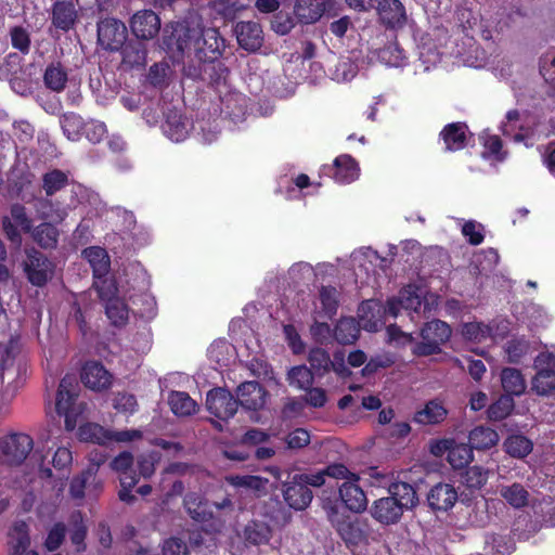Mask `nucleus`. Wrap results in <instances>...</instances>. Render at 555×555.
<instances>
[{
  "instance_id": "obj_1",
  "label": "nucleus",
  "mask_w": 555,
  "mask_h": 555,
  "mask_svg": "<svg viewBox=\"0 0 555 555\" xmlns=\"http://www.w3.org/2000/svg\"><path fill=\"white\" fill-rule=\"evenodd\" d=\"M328 521L347 547L369 545L377 542L380 533L364 517H352L331 507L327 513Z\"/></svg>"
},
{
  "instance_id": "obj_2",
  "label": "nucleus",
  "mask_w": 555,
  "mask_h": 555,
  "mask_svg": "<svg viewBox=\"0 0 555 555\" xmlns=\"http://www.w3.org/2000/svg\"><path fill=\"white\" fill-rule=\"evenodd\" d=\"M377 308V312H380V305L375 301H365L362 302L359 308V317L361 323H358L353 318H343L338 321L334 330L335 339L341 345L353 344L360 333V327L364 328L367 332H377L382 326V321L379 319L372 320L366 313L375 310Z\"/></svg>"
},
{
  "instance_id": "obj_3",
  "label": "nucleus",
  "mask_w": 555,
  "mask_h": 555,
  "mask_svg": "<svg viewBox=\"0 0 555 555\" xmlns=\"http://www.w3.org/2000/svg\"><path fill=\"white\" fill-rule=\"evenodd\" d=\"M451 328L441 320H433L421 328V341L412 347V353L416 357H428L441 351V346L449 340Z\"/></svg>"
},
{
  "instance_id": "obj_4",
  "label": "nucleus",
  "mask_w": 555,
  "mask_h": 555,
  "mask_svg": "<svg viewBox=\"0 0 555 555\" xmlns=\"http://www.w3.org/2000/svg\"><path fill=\"white\" fill-rule=\"evenodd\" d=\"M199 35L198 25L191 26L186 22L177 23L172 26L171 34L165 39V44L171 52H178L182 56H188L190 61H195Z\"/></svg>"
},
{
  "instance_id": "obj_5",
  "label": "nucleus",
  "mask_w": 555,
  "mask_h": 555,
  "mask_svg": "<svg viewBox=\"0 0 555 555\" xmlns=\"http://www.w3.org/2000/svg\"><path fill=\"white\" fill-rule=\"evenodd\" d=\"M186 77L194 80L208 81L211 85H219L225 81L229 69L217 59L192 60L183 67Z\"/></svg>"
},
{
  "instance_id": "obj_6",
  "label": "nucleus",
  "mask_w": 555,
  "mask_h": 555,
  "mask_svg": "<svg viewBox=\"0 0 555 555\" xmlns=\"http://www.w3.org/2000/svg\"><path fill=\"white\" fill-rule=\"evenodd\" d=\"M98 43L108 52H117L128 38V29L124 22L115 17L100 20L96 25Z\"/></svg>"
},
{
  "instance_id": "obj_7",
  "label": "nucleus",
  "mask_w": 555,
  "mask_h": 555,
  "mask_svg": "<svg viewBox=\"0 0 555 555\" xmlns=\"http://www.w3.org/2000/svg\"><path fill=\"white\" fill-rule=\"evenodd\" d=\"M535 375L531 382V389L539 396H548L555 391V356L551 352H541L534 359Z\"/></svg>"
},
{
  "instance_id": "obj_8",
  "label": "nucleus",
  "mask_w": 555,
  "mask_h": 555,
  "mask_svg": "<svg viewBox=\"0 0 555 555\" xmlns=\"http://www.w3.org/2000/svg\"><path fill=\"white\" fill-rule=\"evenodd\" d=\"M34 441L27 434H12L0 441L1 460L10 465L23 463L33 450Z\"/></svg>"
},
{
  "instance_id": "obj_9",
  "label": "nucleus",
  "mask_w": 555,
  "mask_h": 555,
  "mask_svg": "<svg viewBox=\"0 0 555 555\" xmlns=\"http://www.w3.org/2000/svg\"><path fill=\"white\" fill-rule=\"evenodd\" d=\"M78 383L74 375H65L59 385L55 409L59 415L65 416V426L67 430L75 428V413L72 409L77 398Z\"/></svg>"
},
{
  "instance_id": "obj_10",
  "label": "nucleus",
  "mask_w": 555,
  "mask_h": 555,
  "mask_svg": "<svg viewBox=\"0 0 555 555\" xmlns=\"http://www.w3.org/2000/svg\"><path fill=\"white\" fill-rule=\"evenodd\" d=\"M53 270V263L41 251L35 248L26 250L24 271L33 285L43 286L52 278Z\"/></svg>"
},
{
  "instance_id": "obj_11",
  "label": "nucleus",
  "mask_w": 555,
  "mask_h": 555,
  "mask_svg": "<svg viewBox=\"0 0 555 555\" xmlns=\"http://www.w3.org/2000/svg\"><path fill=\"white\" fill-rule=\"evenodd\" d=\"M207 410L221 421L232 418L237 411V401L224 388H214L206 396Z\"/></svg>"
},
{
  "instance_id": "obj_12",
  "label": "nucleus",
  "mask_w": 555,
  "mask_h": 555,
  "mask_svg": "<svg viewBox=\"0 0 555 555\" xmlns=\"http://www.w3.org/2000/svg\"><path fill=\"white\" fill-rule=\"evenodd\" d=\"M281 491L286 504L295 511L306 509L313 499L312 491L298 480L297 475L288 476V479L282 482Z\"/></svg>"
},
{
  "instance_id": "obj_13",
  "label": "nucleus",
  "mask_w": 555,
  "mask_h": 555,
  "mask_svg": "<svg viewBox=\"0 0 555 555\" xmlns=\"http://www.w3.org/2000/svg\"><path fill=\"white\" fill-rule=\"evenodd\" d=\"M422 297L423 295L417 287L409 285L402 288L397 297L387 300L384 312L395 318L400 313L401 309L418 314L422 309Z\"/></svg>"
},
{
  "instance_id": "obj_14",
  "label": "nucleus",
  "mask_w": 555,
  "mask_h": 555,
  "mask_svg": "<svg viewBox=\"0 0 555 555\" xmlns=\"http://www.w3.org/2000/svg\"><path fill=\"white\" fill-rule=\"evenodd\" d=\"M131 33L140 40H151L160 29V18L152 10L138 11L130 20Z\"/></svg>"
},
{
  "instance_id": "obj_15",
  "label": "nucleus",
  "mask_w": 555,
  "mask_h": 555,
  "mask_svg": "<svg viewBox=\"0 0 555 555\" xmlns=\"http://www.w3.org/2000/svg\"><path fill=\"white\" fill-rule=\"evenodd\" d=\"M404 508L390 495L375 500L371 507V516L384 526L395 525L400 521Z\"/></svg>"
},
{
  "instance_id": "obj_16",
  "label": "nucleus",
  "mask_w": 555,
  "mask_h": 555,
  "mask_svg": "<svg viewBox=\"0 0 555 555\" xmlns=\"http://www.w3.org/2000/svg\"><path fill=\"white\" fill-rule=\"evenodd\" d=\"M334 5L333 0H297L294 13L300 23L308 25L318 22Z\"/></svg>"
},
{
  "instance_id": "obj_17",
  "label": "nucleus",
  "mask_w": 555,
  "mask_h": 555,
  "mask_svg": "<svg viewBox=\"0 0 555 555\" xmlns=\"http://www.w3.org/2000/svg\"><path fill=\"white\" fill-rule=\"evenodd\" d=\"M237 42L246 51L255 52L262 47L263 31L259 23L240 22L234 28Z\"/></svg>"
},
{
  "instance_id": "obj_18",
  "label": "nucleus",
  "mask_w": 555,
  "mask_h": 555,
  "mask_svg": "<svg viewBox=\"0 0 555 555\" xmlns=\"http://www.w3.org/2000/svg\"><path fill=\"white\" fill-rule=\"evenodd\" d=\"M81 380L86 387L102 391L112 386L113 375L100 362L90 361L82 367Z\"/></svg>"
},
{
  "instance_id": "obj_19",
  "label": "nucleus",
  "mask_w": 555,
  "mask_h": 555,
  "mask_svg": "<svg viewBox=\"0 0 555 555\" xmlns=\"http://www.w3.org/2000/svg\"><path fill=\"white\" fill-rule=\"evenodd\" d=\"M459 499L457 491L450 483L439 482L427 494L428 505L434 511L448 512Z\"/></svg>"
},
{
  "instance_id": "obj_20",
  "label": "nucleus",
  "mask_w": 555,
  "mask_h": 555,
  "mask_svg": "<svg viewBox=\"0 0 555 555\" xmlns=\"http://www.w3.org/2000/svg\"><path fill=\"white\" fill-rule=\"evenodd\" d=\"M119 51L121 53L120 67L122 69H140L145 66L147 49L142 41H126Z\"/></svg>"
},
{
  "instance_id": "obj_21",
  "label": "nucleus",
  "mask_w": 555,
  "mask_h": 555,
  "mask_svg": "<svg viewBox=\"0 0 555 555\" xmlns=\"http://www.w3.org/2000/svg\"><path fill=\"white\" fill-rule=\"evenodd\" d=\"M266 390L258 382H245L237 388V405L246 410L257 411L266 403Z\"/></svg>"
},
{
  "instance_id": "obj_22",
  "label": "nucleus",
  "mask_w": 555,
  "mask_h": 555,
  "mask_svg": "<svg viewBox=\"0 0 555 555\" xmlns=\"http://www.w3.org/2000/svg\"><path fill=\"white\" fill-rule=\"evenodd\" d=\"M198 41L195 60L218 59L224 48V40L219 36L216 28H201Z\"/></svg>"
},
{
  "instance_id": "obj_23",
  "label": "nucleus",
  "mask_w": 555,
  "mask_h": 555,
  "mask_svg": "<svg viewBox=\"0 0 555 555\" xmlns=\"http://www.w3.org/2000/svg\"><path fill=\"white\" fill-rule=\"evenodd\" d=\"M339 496L350 512L362 513L367 507L366 494L353 479L340 485Z\"/></svg>"
},
{
  "instance_id": "obj_24",
  "label": "nucleus",
  "mask_w": 555,
  "mask_h": 555,
  "mask_svg": "<svg viewBox=\"0 0 555 555\" xmlns=\"http://www.w3.org/2000/svg\"><path fill=\"white\" fill-rule=\"evenodd\" d=\"M380 22L389 28H402L406 24V12L399 0H382L378 5Z\"/></svg>"
},
{
  "instance_id": "obj_25",
  "label": "nucleus",
  "mask_w": 555,
  "mask_h": 555,
  "mask_svg": "<svg viewBox=\"0 0 555 555\" xmlns=\"http://www.w3.org/2000/svg\"><path fill=\"white\" fill-rule=\"evenodd\" d=\"M52 196H37L34 198L33 207L37 217L41 220H49L61 223L67 217V211L60 202L53 201Z\"/></svg>"
},
{
  "instance_id": "obj_26",
  "label": "nucleus",
  "mask_w": 555,
  "mask_h": 555,
  "mask_svg": "<svg viewBox=\"0 0 555 555\" xmlns=\"http://www.w3.org/2000/svg\"><path fill=\"white\" fill-rule=\"evenodd\" d=\"M78 12L73 0L56 1L52 8V24L61 30H69L76 23Z\"/></svg>"
},
{
  "instance_id": "obj_27",
  "label": "nucleus",
  "mask_w": 555,
  "mask_h": 555,
  "mask_svg": "<svg viewBox=\"0 0 555 555\" xmlns=\"http://www.w3.org/2000/svg\"><path fill=\"white\" fill-rule=\"evenodd\" d=\"M183 506L189 516L197 522H207L214 518L209 502L196 492L185 494Z\"/></svg>"
},
{
  "instance_id": "obj_28",
  "label": "nucleus",
  "mask_w": 555,
  "mask_h": 555,
  "mask_svg": "<svg viewBox=\"0 0 555 555\" xmlns=\"http://www.w3.org/2000/svg\"><path fill=\"white\" fill-rule=\"evenodd\" d=\"M447 416V408L440 400L434 399L415 412L413 421L420 425H436L443 422Z\"/></svg>"
},
{
  "instance_id": "obj_29",
  "label": "nucleus",
  "mask_w": 555,
  "mask_h": 555,
  "mask_svg": "<svg viewBox=\"0 0 555 555\" xmlns=\"http://www.w3.org/2000/svg\"><path fill=\"white\" fill-rule=\"evenodd\" d=\"M98 465H90L82 474L74 478L70 482L69 492L74 499H82L85 491H91V487L96 491L101 482L96 480Z\"/></svg>"
},
{
  "instance_id": "obj_30",
  "label": "nucleus",
  "mask_w": 555,
  "mask_h": 555,
  "mask_svg": "<svg viewBox=\"0 0 555 555\" xmlns=\"http://www.w3.org/2000/svg\"><path fill=\"white\" fill-rule=\"evenodd\" d=\"M163 131L171 141L181 142L188 137L189 122L178 111H169Z\"/></svg>"
},
{
  "instance_id": "obj_31",
  "label": "nucleus",
  "mask_w": 555,
  "mask_h": 555,
  "mask_svg": "<svg viewBox=\"0 0 555 555\" xmlns=\"http://www.w3.org/2000/svg\"><path fill=\"white\" fill-rule=\"evenodd\" d=\"M467 127L463 122H453L447 125L440 132L446 150L450 152L459 151L466 145Z\"/></svg>"
},
{
  "instance_id": "obj_32",
  "label": "nucleus",
  "mask_w": 555,
  "mask_h": 555,
  "mask_svg": "<svg viewBox=\"0 0 555 555\" xmlns=\"http://www.w3.org/2000/svg\"><path fill=\"white\" fill-rule=\"evenodd\" d=\"M82 255L90 263L94 278L101 279L108 273L111 261L104 248L91 246L86 248Z\"/></svg>"
},
{
  "instance_id": "obj_33",
  "label": "nucleus",
  "mask_w": 555,
  "mask_h": 555,
  "mask_svg": "<svg viewBox=\"0 0 555 555\" xmlns=\"http://www.w3.org/2000/svg\"><path fill=\"white\" fill-rule=\"evenodd\" d=\"M10 555H23L30 545L28 526L24 521L14 524L9 534Z\"/></svg>"
},
{
  "instance_id": "obj_34",
  "label": "nucleus",
  "mask_w": 555,
  "mask_h": 555,
  "mask_svg": "<svg viewBox=\"0 0 555 555\" xmlns=\"http://www.w3.org/2000/svg\"><path fill=\"white\" fill-rule=\"evenodd\" d=\"M501 384L508 396H521L527 388L524 375L515 367H504L501 371Z\"/></svg>"
},
{
  "instance_id": "obj_35",
  "label": "nucleus",
  "mask_w": 555,
  "mask_h": 555,
  "mask_svg": "<svg viewBox=\"0 0 555 555\" xmlns=\"http://www.w3.org/2000/svg\"><path fill=\"white\" fill-rule=\"evenodd\" d=\"M33 240L44 249H53L57 246L60 232L54 222H42L31 229Z\"/></svg>"
},
{
  "instance_id": "obj_36",
  "label": "nucleus",
  "mask_w": 555,
  "mask_h": 555,
  "mask_svg": "<svg viewBox=\"0 0 555 555\" xmlns=\"http://www.w3.org/2000/svg\"><path fill=\"white\" fill-rule=\"evenodd\" d=\"M388 492L404 511L414 508L418 503L417 493L410 483L393 482L389 486Z\"/></svg>"
},
{
  "instance_id": "obj_37",
  "label": "nucleus",
  "mask_w": 555,
  "mask_h": 555,
  "mask_svg": "<svg viewBox=\"0 0 555 555\" xmlns=\"http://www.w3.org/2000/svg\"><path fill=\"white\" fill-rule=\"evenodd\" d=\"M334 178L340 183H350L358 179L359 167L356 160L349 155H340L334 160Z\"/></svg>"
},
{
  "instance_id": "obj_38",
  "label": "nucleus",
  "mask_w": 555,
  "mask_h": 555,
  "mask_svg": "<svg viewBox=\"0 0 555 555\" xmlns=\"http://www.w3.org/2000/svg\"><path fill=\"white\" fill-rule=\"evenodd\" d=\"M468 442L472 450H486L499 442V435L490 427L478 426L470 430Z\"/></svg>"
},
{
  "instance_id": "obj_39",
  "label": "nucleus",
  "mask_w": 555,
  "mask_h": 555,
  "mask_svg": "<svg viewBox=\"0 0 555 555\" xmlns=\"http://www.w3.org/2000/svg\"><path fill=\"white\" fill-rule=\"evenodd\" d=\"M505 452L515 459H524L529 455L533 449L532 441L521 434L508 436L504 442Z\"/></svg>"
},
{
  "instance_id": "obj_40",
  "label": "nucleus",
  "mask_w": 555,
  "mask_h": 555,
  "mask_svg": "<svg viewBox=\"0 0 555 555\" xmlns=\"http://www.w3.org/2000/svg\"><path fill=\"white\" fill-rule=\"evenodd\" d=\"M225 481L234 488H244L254 491L258 495L266 493L268 479L254 475H230Z\"/></svg>"
},
{
  "instance_id": "obj_41",
  "label": "nucleus",
  "mask_w": 555,
  "mask_h": 555,
  "mask_svg": "<svg viewBox=\"0 0 555 555\" xmlns=\"http://www.w3.org/2000/svg\"><path fill=\"white\" fill-rule=\"evenodd\" d=\"M168 403L172 413L178 416H190L197 410V403L183 391H172L169 395Z\"/></svg>"
},
{
  "instance_id": "obj_42",
  "label": "nucleus",
  "mask_w": 555,
  "mask_h": 555,
  "mask_svg": "<svg viewBox=\"0 0 555 555\" xmlns=\"http://www.w3.org/2000/svg\"><path fill=\"white\" fill-rule=\"evenodd\" d=\"M68 175L60 169H52L42 175L41 189L47 196H53L68 185Z\"/></svg>"
},
{
  "instance_id": "obj_43",
  "label": "nucleus",
  "mask_w": 555,
  "mask_h": 555,
  "mask_svg": "<svg viewBox=\"0 0 555 555\" xmlns=\"http://www.w3.org/2000/svg\"><path fill=\"white\" fill-rule=\"evenodd\" d=\"M67 80V72L61 63H52L44 70V85L48 89L54 92L63 91L66 87Z\"/></svg>"
},
{
  "instance_id": "obj_44",
  "label": "nucleus",
  "mask_w": 555,
  "mask_h": 555,
  "mask_svg": "<svg viewBox=\"0 0 555 555\" xmlns=\"http://www.w3.org/2000/svg\"><path fill=\"white\" fill-rule=\"evenodd\" d=\"M499 492L500 495L515 508H521L528 505L529 492L518 482L511 486H502Z\"/></svg>"
},
{
  "instance_id": "obj_45",
  "label": "nucleus",
  "mask_w": 555,
  "mask_h": 555,
  "mask_svg": "<svg viewBox=\"0 0 555 555\" xmlns=\"http://www.w3.org/2000/svg\"><path fill=\"white\" fill-rule=\"evenodd\" d=\"M489 470L475 465L461 474V483L470 490L481 489L488 481Z\"/></svg>"
},
{
  "instance_id": "obj_46",
  "label": "nucleus",
  "mask_w": 555,
  "mask_h": 555,
  "mask_svg": "<svg viewBox=\"0 0 555 555\" xmlns=\"http://www.w3.org/2000/svg\"><path fill=\"white\" fill-rule=\"evenodd\" d=\"M313 379L312 371L306 365L293 366L287 372L288 384L300 390L309 389L313 384Z\"/></svg>"
},
{
  "instance_id": "obj_47",
  "label": "nucleus",
  "mask_w": 555,
  "mask_h": 555,
  "mask_svg": "<svg viewBox=\"0 0 555 555\" xmlns=\"http://www.w3.org/2000/svg\"><path fill=\"white\" fill-rule=\"evenodd\" d=\"M473 459V450L469 444L457 443L450 448L448 452V462L454 469L466 467Z\"/></svg>"
},
{
  "instance_id": "obj_48",
  "label": "nucleus",
  "mask_w": 555,
  "mask_h": 555,
  "mask_svg": "<svg viewBox=\"0 0 555 555\" xmlns=\"http://www.w3.org/2000/svg\"><path fill=\"white\" fill-rule=\"evenodd\" d=\"M105 313L115 326L125 325L128 321V308L118 297L108 298L105 305Z\"/></svg>"
},
{
  "instance_id": "obj_49",
  "label": "nucleus",
  "mask_w": 555,
  "mask_h": 555,
  "mask_svg": "<svg viewBox=\"0 0 555 555\" xmlns=\"http://www.w3.org/2000/svg\"><path fill=\"white\" fill-rule=\"evenodd\" d=\"M462 333L465 338L476 343H482L488 338H492L494 335L493 326L481 322H469L464 324Z\"/></svg>"
},
{
  "instance_id": "obj_50",
  "label": "nucleus",
  "mask_w": 555,
  "mask_h": 555,
  "mask_svg": "<svg viewBox=\"0 0 555 555\" xmlns=\"http://www.w3.org/2000/svg\"><path fill=\"white\" fill-rule=\"evenodd\" d=\"M504 351L508 362L518 363L522 357L529 353L530 343L525 337H513L505 344Z\"/></svg>"
},
{
  "instance_id": "obj_51",
  "label": "nucleus",
  "mask_w": 555,
  "mask_h": 555,
  "mask_svg": "<svg viewBox=\"0 0 555 555\" xmlns=\"http://www.w3.org/2000/svg\"><path fill=\"white\" fill-rule=\"evenodd\" d=\"M209 8L223 18L233 20L240 11L245 9V5L241 0H211Z\"/></svg>"
},
{
  "instance_id": "obj_52",
  "label": "nucleus",
  "mask_w": 555,
  "mask_h": 555,
  "mask_svg": "<svg viewBox=\"0 0 555 555\" xmlns=\"http://www.w3.org/2000/svg\"><path fill=\"white\" fill-rule=\"evenodd\" d=\"M515 408V402L512 396L502 395L488 409V417L491 421H502L506 418Z\"/></svg>"
},
{
  "instance_id": "obj_53",
  "label": "nucleus",
  "mask_w": 555,
  "mask_h": 555,
  "mask_svg": "<svg viewBox=\"0 0 555 555\" xmlns=\"http://www.w3.org/2000/svg\"><path fill=\"white\" fill-rule=\"evenodd\" d=\"M79 437L83 441H91L99 444H104L112 438L108 430L94 423H88L80 426Z\"/></svg>"
},
{
  "instance_id": "obj_54",
  "label": "nucleus",
  "mask_w": 555,
  "mask_h": 555,
  "mask_svg": "<svg viewBox=\"0 0 555 555\" xmlns=\"http://www.w3.org/2000/svg\"><path fill=\"white\" fill-rule=\"evenodd\" d=\"M308 361L311 365V369L315 372V374L320 376L324 375L331 370L332 360L328 352L322 348L311 349L308 354Z\"/></svg>"
},
{
  "instance_id": "obj_55",
  "label": "nucleus",
  "mask_w": 555,
  "mask_h": 555,
  "mask_svg": "<svg viewBox=\"0 0 555 555\" xmlns=\"http://www.w3.org/2000/svg\"><path fill=\"white\" fill-rule=\"evenodd\" d=\"M61 126L64 134L72 141L79 139L83 128L82 118L75 113L64 114L61 118Z\"/></svg>"
},
{
  "instance_id": "obj_56",
  "label": "nucleus",
  "mask_w": 555,
  "mask_h": 555,
  "mask_svg": "<svg viewBox=\"0 0 555 555\" xmlns=\"http://www.w3.org/2000/svg\"><path fill=\"white\" fill-rule=\"evenodd\" d=\"M358 74V65L349 57H341L335 65L333 79L337 82H347Z\"/></svg>"
},
{
  "instance_id": "obj_57",
  "label": "nucleus",
  "mask_w": 555,
  "mask_h": 555,
  "mask_svg": "<svg viewBox=\"0 0 555 555\" xmlns=\"http://www.w3.org/2000/svg\"><path fill=\"white\" fill-rule=\"evenodd\" d=\"M72 526L70 541L76 546L77 552H82L86 550L85 539L87 535V527L79 513L72 516Z\"/></svg>"
},
{
  "instance_id": "obj_58",
  "label": "nucleus",
  "mask_w": 555,
  "mask_h": 555,
  "mask_svg": "<svg viewBox=\"0 0 555 555\" xmlns=\"http://www.w3.org/2000/svg\"><path fill=\"white\" fill-rule=\"evenodd\" d=\"M320 301L325 313L331 317L336 313L338 307V292L332 286H322L319 292Z\"/></svg>"
},
{
  "instance_id": "obj_59",
  "label": "nucleus",
  "mask_w": 555,
  "mask_h": 555,
  "mask_svg": "<svg viewBox=\"0 0 555 555\" xmlns=\"http://www.w3.org/2000/svg\"><path fill=\"white\" fill-rule=\"evenodd\" d=\"M387 341L396 347H405L414 344L411 333L403 332L398 325L391 324L386 328Z\"/></svg>"
},
{
  "instance_id": "obj_60",
  "label": "nucleus",
  "mask_w": 555,
  "mask_h": 555,
  "mask_svg": "<svg viewBox=\"0 0 555 555\" xmlns=\"http://www.w3.org/2000/svg\"><path fill=\"white\" fill-rule=\"evenodd\" d=\"M387 341L396 347H405L414 344L411 333L403 332L398 325L391 324L386 328Z\"/></svg>"
},
{
  "instance_id": "obj_61",
  "label": "nucleus",
  "mask_w": 555,
  "mask_h": 555,
  "mask_svg": "<svg viewBox=\"0 0 555 555\" xmlns=\"http://www.w3.org/2000/svg\"><path fill=\"white\" fill-rule=\"evenodd\" d=\"M499 555H509L515 550V543L512 538L501 534H492L487 540Z\"/></svg>"
},
{
  "instance_id": "obj_62",
  "label": "nucleus",
  "mask_w": 555,
  "mask_h": 555,
  "mask_svg": "<svg viewBox=\"0 0 555 555\" xmlns=\"http://www.w3.org/2000/svg\"><path fill=\"white\" fill-rule=\"evenodd\" d=\"M169 65L167 63H155L150 67L147 79L154 87H163L166 85Z\"/></svg>"
},
{
  "instance_id": "obj_63",
  "label": "nucleus",
  "mask_w": 555,
  "mask_h": 555,
  "mask_svg": "<svg viewBox=\"0 0 555 555\" xmlns=\"http://www.w3.org/2000/svg\"><path fill=\"white\" fill-rule=\"evenodd\" d=\"M11 218L26 233L33 229V221L27 215L26 208L22 204H13L10 208Z\"/></svg>"
},
{
  "instance_id": "obj_64",
  "label": "nucleus",
  "mask_w": 555,
  "mask_h": 555,
  "mask_svg": "<svg viewBox=\"0 0 555 555\" xmlns=\"http://www.w3.org/2000/svg\"><path fill=\"white\" fill-rule=\"evenodd\" d=\"M66 533L65 525L55 524L48 533L44 545L49 551H55L62 544Z\"/></svg>"
}]
</instances>
